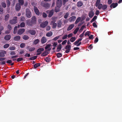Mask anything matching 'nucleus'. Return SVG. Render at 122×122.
Instances as JSON below:
<instances>
[{"mask_svg": "<svg viewBox=\"0 0 122 122\" xmlns=\"http://www.w3.org/2000/svg\"><path fill=\"white\" fill-rule=\"evenodd\" d=\"M26 15L27 17L30 18L31 17V14L29 10L27 9L26 10Z\"/></svg>", "mask_w": 122, "mask_h": 122, "instance_id": "1", "label": "nucleus"}, {"mask_svg": "<svg viewBox=\"0 0 122 122\" xmlns=\"http://www.w3.org/2000/svg\"><path fill=\"white\" fill-rule=\"evenodd\" d=\"M48 24V22L46 21L42 23L40 25V26L42 28H44Z\"/></svg>", "mask_w": 122, "mask_h": 122, "instance_id": "2", "label": "nucleus"}, {"mask_svg": "<svg viewBox=\"0 0 122 122\" xmlns=\"http://www.w3.org/2000/svg\"><path fill=\"white\" fill-rule=\"evenodd\" d=\"M71 46L70 45H68L66 46L65 49H66V53H68L70 51L71 49Z\"/></svg>", "mask_w": 122, "mask_h": 122, "instance_id": "3", "label": "nucleus"}, {"mask_svg": "<svg viewBox=\"0 0 122 122\" xmlns=\"http://www.w3.org/2000/svg\"><path fill=\"white\" fill-rule=\"evenodd\" d=\"M17 17H15L14 18V19L10 21V22L12 24H15L16 23Z\"/></svg>", "mask_w": 122, "mask_h": 122, "instance_id": "4", "label": "nucleus"}, {"mask_svg": "<svg viewBox=\"0 0 122 122\" xmlns=\"http://www.w3.org/2000/svg\"><path fill=\"white\" fill-rule=\"evenodd\" d=\"M56 5L57 7H60L61 5V0H57L56 1Z\"/></svg>", "mask_w": 122, "mask_h": 122, "instance_id": "5", "label": "nucleus"}, {"mask_svg": "<svg viewBox=\"0 0 122 122\" xmlns=\"http://www.w3.org/2000/svg\"><path fill=\"white\" fill-rule=\"evenodd\" d=\"M53 12L54 10H53L47 11V12L49 13L48 17H51L52 16L53 14Z\"/></svg>", "mask_w": 122, "mask_h": 122, "instance_id": "6", "label": "nucleus"}, {"mask_svg": "<svg viewBox=\"0 0 122 122\" xmlns=\"http://www.w3.org/2000/svg\"><path fill=\"white\" fill-rule=\"evenodd\" d=\"M25 29H21L18 31V34L19 35L22 34L25 31Z\"/></svg>", "mask_w": 122, "mask_h": 122, "instance_id": "7", "label": "nucleus"}, {"mask_svg": "<svg viewBox=\"0 0 122 122\" xmlns=\"http://www.w3.org/2000/svg\"><path fill=\"white\" fill-rule=\"evenodd\" d=\"M47 41V40L46 38L44 37H43L41 38V42L42 44H44Z\"/></svg>", "mask_w": 122, "mask_h": 122, "instance_id": "8", "label": "nucleus"}, {"mask_svg": "<svg viewBox=\"0 0 122 122\" xmlns=\"http://www.w3.org/2000/svg\"><path fill=\"white\" fill-rule=\"evenodd\" d=\"M6 53V51H3L0 52V57H3L5 56V54Z\"/></svg>", "mask_w": 122, "mask_h": 122, "instance_id": "9", "label": "nucleus"}, {"mask_svg": "<svg viewBox=\"0 0 122 122\" xmlns=\"http://www.w3.org/2000/svg\"><path fill=\"white\" fill-rule=\"evenodd\" d=\"M44 50V49L43 48H40L37 50V52L38 53L37 54V55H39L41 53V52L42 51Z\"/></svg>", "mask_w": 122, "mask_h": 122, "instance_id": "10", "label": "nucleus"}, {"mask_svg": "<svg viewBox=\"0 0 122 122\" xmlns=\"http://www.w3.org/2000/svg\"><path fill=\"white\" fill-rule=\"evenodd\" d=\"M34 9L35 12L36 14L37 15H39V10L38 8L37 7H34Z\"/></svg>", "mask_w": 122, "mask_h": 122, "instance_id": "11", "label": "nucleus"}, {"mask_svg": "<svg viewBox=\"0 0 122 122\" xmlns=\"http://www.w3.org/2000/svg\"><path fill=\"white\" fill-rule=\"evenodd\" d=\"M94 13L92 11H91L89 12V16L90 18H92L94 15Z\"/></svg>", "mask_w": 122, "mask_h": 122, "instance_id": "12", "label": "nucleus"}, {"mask_svg": "<svg viewBox=\"0 0 122 122\" xmlns=\"http://www.w3.org/2000/svg\"><path fill=\"white\" fill-rule=\"evenodd\" d=\"M51 44H47L45 48L46 50H47L48 51H49L51 50Z\"/></svg>", "mask_w": 122, "mask_h": 122, "instance_id": "13", "label": "nucleus"}, {"mask_svg": "<svg viewBox=\"0 0 122 122\" xmlns=\"http://www.w3.org/2000/svg\"><path fill=\"white\" fill-rule=\"evenodd\" d=\"M82 39V38L79 39L78 40L76 41L75 42L73 43V44L75 45L76 46L79 43V42L81 41Z\"/></svg>", "mask_w": 122, "mask_h": 122, "instance_id": "14", "label": "nucleus"}, {"mask_svg": "<svg viewBox=\"0 0 122 122\" xmlns=\"http://www.w3.org/2000/svg\"><path fill=\"white\" fill-rule=\"evenodd\" d=\"M118 5V4L117 3H113L110 5V7L111 8H113L116 7Z\"/></svg>", "mask_w": 122, "mask_h": 122, "instance_id": "15", "label": "nucleus"}, {"mask_svg": "<svg viewBox=\"0 0 122 122\" xmlns=\"http://www.w3.org/2000/svg\"><path fill=\"white\" fill-rule=\"evenodd\" d=\"M62 48V46L61 44H59L57 47L56 51L57 52H59L61 50Z\"/></svg>", "mask_w": 122, "mask_h": 122, "instance_id": "16", "label": "nucleus"}, {"mask_svg": "<svg viewBox=\"0 0 122 122\" xmlns=\"http://www.w3.org/2000/svg\"><path fill=\"white\" fill-rule=\"evenodd\" d=\"M50 25H53L52 27L53 28H55L57 25L56 24V23H54V22L53 21H51Z\"/></svg>", "mask_w": 122, "mask_h": 122, "instance_id": "17", "label": "nucleus"}, {"mask_svg": "<svg viewBox=\"0 0 122 122\" xmlns=\"http://www.w3.org/2000/svg\"><path fill=\"white\" fill-rule=\"evenodd\" d=\"M11 37V36L10 35H7L5 36L4 39L5 40L8 41L10 39Z\"/></svg>", "mask_w": 122, "mask_h": 122, "instance_id": "18", "label": "nucleus"}, {"mask_svg": "<svg viewBox=\"0 0 122 122\" xmlns=\"http://www.w3.org/2000/svg\"><path fill=\"white\" fill-rule=\"evenodd\" d=\"M20 38V37L19 36H17L15 37L14 38V40L16 41H18L19 40Z\"/></svg>", "mask_w": 122, "mask_h": 122, "instance_id": "19", "label": "nucleus"}, {"mask_svg": "<svg viewBox=\"0 0 122 122\" xmlns=\"http://www.w3.org/2000/svg\"><path fill=\"white\" fill-rule=\"evenodd\" d=\"M20 8V4H17L16 6L15 9L16 10H19Z\"/></svg>", "mask_w": 122, "mask_h": 122, "instance_id": "20", "label": "nucleus"}, {"mask_svg": "<svg viewBox=\"0 0 122 122\" xmlns=\"http://www.w3.org/2000/svg\"><path fill=\"white\" fill-rule=\"evenodd\" d=\"M74 26V25L73 24H72L70 25L67 28V30L69 31L71 30L73 28Z\"/></svg>", "mask_w": 122, "mask_h": 122, "instance_id": "21", "label": "nucleus"}, {"mask_svg": "<svg viewBox=\"0 0 122 122\" xmlns=\"http://www.w3.org/2000/svg\"><path fill=\"white\" fill-rule=\"evenodd\" d=\"M76 19V17L75 16H73L70 17L69 19V20L71 22L75 20Z\"/></svg>", "mask_w": 122, "mask_h": 122, "instance_id": "22", "label": "nucleus"}, {"mask_svg": "<svg viewBox=\"0 0 122 122\" xmlns=\"http://www.w3.org/2000/svg\"><path fill=\"white\" fill-rule=\"evenodd\" d=\"M29 33L32 35H34L36 33L35 31L33 30H30L29 31Z\"/></svg>", "mask_w": 122, "mask_h": 122, "instance_id": "23", "label": "nucleus"}, {"mask_svg": "<svg viewBox=\"0 0 122 122\" xmlns=\"http://www.w3.org/2000/svg\"><path fill=\"white\" fill-rule=\"evenodd\" d=\"M76 37H72L70 39V41L71 42H73L76 40Z\"/></svg>", "mask_w": 122, "mask_h": 122, "instance_id": "24", "label": "nucleus"}, {"mask_svg": "<svg viewBox=\"0 0 122 122\" xmlns=\"http://www.w3.org/2000/svg\"><path fill=\"white\" fill-rule=\"evenodd\" d=\"M39 42V40L38 39H36L33 42L34 45H36Z\"/></svg>", "mask_w": 122, "mask_h": 122, "instance_id": "25", "label": "nucleus"}, {"mask_svg": "<svg viewBox=\"0 0 122 122\" xmlns=\"http://www.w3.org/2000/svg\"><path fill=\"white\" fill-rule=\"evenodd\" d=\"M48 54V52L46 51H45L44 52L41 54L42 56H44L47 55Z\"/></svg>", "mask_w": 122, "mask_h": 122, "instance_id": "26", "label": "nucleus"}, {"mask_svg": "<svg viewBox=\"0 0 122 122\" xmlns=\"http://www.w3.org/2000/svg\"><path fill=\"white\" fill-rule=\"evenodd\" d=\"M52 35V32L50 31L47 33L46 34V36L48 37H50Z\"/></svg>", "mask_w": 122, "mask_h": 122, "instance_id": "27", "label": "nucleus"}, {"mask_svg": "<svg viewBox=\"0 0 122 122\" xmlns=\"http://www.w3.org/2000/svg\"><path fill=\"white\" fill-rule=\"evenodd\" d=\"M23 38L25 40H26L29 39V37L27 35H25L23 36Z\"/></svg>", "mask_w": 122, "mask_h": 122, "instance_id": "28", "label": "nucleus"}, {"mask_svg": "<svg viewBox=\"0 0 122 122\" xmlns=\"http://www.w3.org/2000/svg\"><path fill=\"white\" fill-rule=\"evenodd\" d=\"M82 5V3L81 2L79 1L77 2V5L78 6L80 7Z\"/></svg>", "mask_w": 122, "mask_h": 122, "instance_id": "29", "label": "nucleus"}, {"mask_svg": "<svg viewBox=\"0 0 122 122\" xmlns=\"http://www.w3.org/2000/svg\"><path fill=\"white\" fill-rule=\"evenodd\" d=\"M81 20V18L80 17L78 18L76 20L75 22V23L76 24L80 21Z\"/></svg>", "mask_w": 122, "mask_h": 122, "instance_id": "30", "label": "nucleus"}, {"mask_svg": "<svg viewBox=\"0 0 122 122\" xmlns=\"http://www.w3.org/2000/svg\"><path fill=\"white\" fill-rule=\"evenodd\" d=\"M18 2L21 5H23L24 3L23 0H18Z\"/></svg>", "mask_w": 122, "mask_h": 122, "instance_id": "31", "label": "nucleus"}, {"mask_svg": "<svg viewBox=\"0 0 122 122\" xmlns=\"http://www.w3.org/2000/svg\"><path fill=\"white\" fill-rule=\"evenodd\" d=\"M40 66V64L39 63H36L34 65V67L35 68H36L37 67L39 66Z\"/></svg>", "mask_w": 122, "mask_h": 122, "instance_id": "32", "label": "nucleus"}, {"mask_svg": "<svg viewBox=\"0 0 122 122\" xmlns=\"http://www.w3.org/2000/svg\"><path fill=\"white\" fill-rule=\"evenodd\" d=\"M35 48L34 47H31L29 48V50L30 51H32L35 50Z\"/></svg>", "mask_w": 122, "mask_h": 122, "instance_id": "33", "label": "nucleus"}, {"mask_svg": "<svg viewBox=\"0 0 122 122\" xmlns=\"http://www.w3.org/2000/svg\"><path fill=\"white\" fill-rule=\"evenodd\" d=\"M59 8V7H57H57L56 8L55 10V12H57L59 11H60V9Z\"/></svg>", "mask_w": 122, "mask_h": 122, "instance_id": "34", "label": "nucleus"}, {"mask_svg": "<svg viewBox=\"0 0 122 122\" xmlns=\"http://www.w3.org/2000/svg\"><path fill=\"white\" fill-rule=\"evenodd\" d=\"M102 4H100L98 5L97 7H98V8L99 9H100L101 8H102Z\"/></svg>", "mask_w": 122, "mask_h": 122, "instance_id": "35", "label": "nucleus"}, {"mask_svg": "<svg viewBox=\"0 0 122 122\" xmlns=\"http://www.w3.org/2000/svg\"><path fill=\"white\" fill-rule=\"evenodd\" d=\"M9 49L10 50H14L15 49V47L12 46L9 47Z\"/></svg>", "mask_w": 122, "mask_h": 122, "instance_id": "36", "label": "nucleus"}, {"mask_svg": "<svg viewBox=\"0 0 122 122\" xmlns=\"http://www.w3.org/2000/svg\"><path fill=\"white\" fill-rule=\"evenodd\" d=\"M9 15H7L5 17V20H7L9 18Z\"/></svg>", "mask_w": 122, "mask_h": 122, "instance_id": "37", "label": "nucleus"}, {"mask_svg": "<svg viewBox=\"0 0 122 122\" xmlns=\"http://www.w3.org/2000/svg\"><path fill=\"white\" fill-rule=\"evenodd\" d=\"M100 0H97L96 3V6H97L99 4H100Z\"/></svg>", "mask_w": 122, "mask_h": 122, "instance_id": "38", "label": "nucleus"}, {"mask_svg": "<svg viewBox=\"0 0 122 122\" xmlns=\"http://www.w3.org/2000/svg\"><path fill=\"white\" fill-rule=\"evenodd\" d=\"M79 28H76L75 29L74 32V33L75 34H76V33L78 30H79Z\"/></svg>", "mask_w": 122, "mask_h": 122, "instance_id": "39", "label": "nucleus"}, {"mask_svg": "<svg viewBox=\"0 0 122 122\" xmlns=\"http://www.w3.org/2000/svg\"><path fill=\"white\" fill-rule=\"evenodd\" d=\"M25 46V44L24 43H21L20 45V47L21 48L24 47Z\"/></svg>", "mask_w": 122, "mask_h": 122, "instance_id": "40", "label": "nucleus"}, {"mask_svg": "<svg viewBox=\"0 0 122 122\" xmlns=\"http://www.w3.org/2000/svg\"><path fill=\"white\" fill-rule=\"evenodd\" d=\"M17 27L16 26H15L14 28L13 32V33L14 34H15L17 32Z\"/></svg>", "mask_w": 122, "mask_h": 122, "instance_id": "41", "label": "nucleus"}, {"mask_svg": "<svg viewBox=\"0 0 122 122\" xmlns=\"http://www.w3.org/2000/svg\"><path fill=\"white\" fill-rule=\"evenodd\" d=\"M25 52L24 50H20V51L19 52V53L20 54H23Z\"/></svg>", "mask_w": 122, "mask_h": 122, "instance_id": "42", "label": "nucleus"}, {"mask_svg": "<svg viewBox=\"0 0 122 122\" xmlns=\"http://www.w3.org/2000/svg\"><path fill=\"white\" fill-rule=\"evenodd\" d=\"M9 46V44H6L4 46V48H7Z\"/></svg>", "mask_w": 122, "mask_h": 122, "instance_id": "43", "label": "nucleus"}, {"mask_svg": "<svg viewBox=\"0 0 122 122\" xmlns=\"http://www.w3.org/2000/svg\"><path fill=\"white\" fill-rule=\"evenodd\" d=\"M25 25V23L24 22H22L21 23L20 26V27H24Z\"/></svg>", "mask_w": 122, "mask_h": 122, "instance_id": "44", "label": "nucleus"}, {"mask_svg": "<svg viewBox=\"0 0 122 122\" xmlns=\"http://www.w3.org/2000/svg\"><path fill=\"white\" fill-rule=\"evenodd\" d=\"M37 57V56H34L30 58V59L31 60H33L35 59Z\"/></svg>", "mask_w": 122, "mask_h": 122, "instance_id": "45", "label": "nucleus"}, {"mask_svg": "<svg viewBox=\"0 0 122 122\" xmlns=\"http://www.w3.org/2000/svg\"><path fill=\"white\" fill-rule=\"evenodd\" d=\"M107 6L106 5H104L102 7V9L103 10L106 9L107 8Z\"/></svg>", "mask_w": 122, "mask_h": 122, "instance_id": "46", "label": "nucleus"}, {"mask_svg": "<svg viewBox=\"0 0 122 122\" xmlns=\"http://www.w3.org/2000/svg\"><path fill=\"white\" fill-rule=\"evenodd\" d=\"M67 35L66 34L65 35L62 37V39L64 40L67 38Z\"/></svg>", "mask_w": 122, "mask_h": 122, "instance_id": "47", "label": "nucleus"}, {"mask_svg": "<svg viewBox=\"0 0 122 122\" xmlns=\"http://www.w3.org/2000/svg\"><path fill=\"white\" fill-rule=\"evenodd\" d=\"M62 24L61 22V21H59L58 23L57 26L58 27H61Z\"/></svg>", "mask_w": 122, "mask_h": 122, "instance_id": "48", "label": "nucleus"}, {"mask_svg": "<svg viewBox=\"0 0 122 122\" xmlns=\"http://www.w3.org/2000/svg\"><path fill=\"white\" fill-rule=\"evenodd\" d=\"M23 60L22 58H17V61L19 62L22 61Z\"/></svg>", "mask_w": 122, "mask_h": 122, "instance_id": "49", "label": "nucleus"}, {"mask_svg": "<svg viewBox=\"0 0 122 122\" xmlns=\"http://www.w3.org/2000/svg\"><path fill=\"white\" fill-rule=\"evenodd\" d=\"M43 6L46 8H48L50 6V5L48 4H45Z\"/></svg>", "mask_w": 122, "mask_h": 122, "instance_id": "50", "label": "nucleus"}, {"mask_svg": "<svg viewBox=\"0 0 122 122\" xmlns=\"http://www.w3.org/2000/svg\"><path fill=\"white\" fill-rule=\"evenodd\" d=\"M2 5L4 8H5L6 7V5L5 3L3 2L2 3Z\"/></svg>", "mask_w": 122, "mask_h": 122, "instance_id": "51", "label": "nucleus"}, {"mask_svg": "<svg viewBox=\"0 0 122 122\" xmlns=\"http://www.w3.org/2000/svg\"><path fill=\"white\" fill-rule=\"evenodd\" d=\"M32 21H35L36 20V18L35 16H34L33 17H32Z\"/></svg>", "mask_w": 122, "mask_h": 122, "instance_id": "52", "label": "nucleus"}, {"mask_svg": "<svg viewBox=\"0 0 122 122\" xmlns=\"http://www.w3.org/2000/svg\"><path fill=\"white\" fill-rule=\"evenodd\" d=\"M57 56L59 58L62 56V54L60 53H58L57 54Z\"/></svg>", "mask_w": 122, "mask_h": 122, "instance_id": "53", "label": "nucleus"}, {"mask_svg": "<svg viewBox=\"0 0 122 122\" xmlns=\"http://www.w3.org/2000/svg\"><path fill=\"white\" fill-rule=\"evenodd\" d=\"M45 60L47 62H49L50 61V59L48 57H46L45 59Z\"/></svg>", "mask_w": 122, "mask_h": 122, "instance_id": "54", "label": "nucleus"}, {"mask_svg": "<svg viewBox=\"0 0 122 122\" xmlns=\"http://www.w3.org/2000/svg\"><path fill=\"white\" fill-rule=\"evenodd\" d=\"M90 34V32L89 31H87L85 33V36H86L87 35H88V36H89Z\"/></svg>", "mask_w": 122, "mask_h": 122, "instance_id": "55", "label": "nucleus"}, {"mask_svg": "<svg viewBox=\"0 0 122 122\" xmlns=\"http://www.w3.org/2000/svg\"><path fill=\"white\" fill-rule=\"evenodd\" d=\"M67 42V40H65L62 43V44L63 45H65Z\"/></svg>", "mask_w": 122, "mask_h": 122, "instance_id": "56", "label": "nucleus"}, {"mask_svg": "<svg viewBox=\"0 0 122 122\" xmlns=\"http://www.w3.org/2000/svg\"><path fill=\"white\" fill-rule=\"evenodd\" d=\"M7 6L9 7L10 5V3L9 1L7 0Z\"/></svg>", "mask_w": 122, "mask_h": 122, "instance_id": "57", "label": "nucleus"}, {"mask_svg": "<svg viewBox=\"0 0 122 122\" xmlns=\"http://www.w3.org/2000/svg\"><path fill=\"white\" fill-rule=\"evenodd\" d=\"M60 37L59 36H58L57 37H56L54 38L53 39V40L55 41H56Z\"/></svg>", "mask_w": 122, "mask_h": 122, "instance_id": "58", "label": "nucleus"}, {"mask_svg": "<svg viewBox=\"0 0 122 122\" xmlns=\"http://www.w3.org/2000/svg\"><path fill=\"white\" fill-rule=\"evenodd\" d=\"M73 34L72 33H70L68 35H67V37L68 38H70L71 37L73 36Z\"/></svg>", "mask_w": 122, "mask_h": 122, "instance_id": "59", "label": "nucleus"}, {"mask_svg": "<svg viewBox=\"0 0 122 122\" xmlns=\"http://www.w3.org/2000/svg\"><path fill=\"white\" fill-rule=\"evenodd\" d=\"M58 43L57 42H55L53 43V45L54 47H56Z\"/></svg>", "mask_w": 122, "mask_h": 122, "instance_id": "60", "label": "nucleus"}, {"mask_svg": "<svg viewBox=\"0 0 122 122\" xmlns=\"http://www.w3.org/2000/svg\"><path fill=\"white\" fill-rule=\"evenodd\" d=\"M69 14L68 13H66L65 14V15H64V18L65 19H66L67 18Z\"/></svg>", "mask_w": 122, "mask_h": 122, "instance_id": "61", "label": "nucleus"}, {"mask_svg": "<svg viewBox=\"0 0 122 122\" xmlns=\"http://www.w3.org/2000/svg\"><path fill=\"white\" fill-rule=\"evenodd\" d=\"M10 54L12 55H13L15 54V53L14 51H12L11 52Z\"/></svg>", "mask_w": 122, "mask_h": 122, "instance_id": "62", "label": "nucleus"}, {"mask_svg": "<svg viewBox=\"0 0 122 122\" xmlns=\"http://www.w3.org/2000/svg\"><path fill=\"white\" fill-rule=\"evenodd\" d=\"M84 32L85 31H84L82 34L80 35L79 37L81 38L82 37L84 36Z\"/></svg>", "mask_w": 122, "mask_h": 122, "instance_id": "63", "label": "nucleus"}, {"mask_svg": "<svg viewBox=\"0 0 122 122\" xmlns=\"http://www.w3.org/2000/svg\"><path fill=\"white\" fill-rule=\"evenodd\" d=\"M25 57H29L30 56V55L29 54H28V53H26L25 55Z\"/></svg>", "mask_w": 122, "mask_h": 122, "instance_id": "64", "label": "nucleus"}]
</instances>
